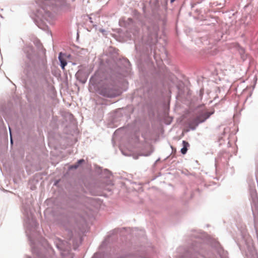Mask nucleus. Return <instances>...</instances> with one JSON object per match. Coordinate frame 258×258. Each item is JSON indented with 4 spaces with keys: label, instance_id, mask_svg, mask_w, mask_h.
<instances>
[{
    "label": "nucleus",
    "instance_id": "2",
    "mask_svg": "<svg viewBox=\"0 0 258 258\" xmlns=\"http://www.w3.org/2000/svg\"><path fill=\"white\" fill-rule=\"evenodd\" d=\"M213 112H204L202 113L196 117L194 120L196 125H197L199 123L205 121L207 118H208Z\"/></svg>",
    "mask_w": 258,
    "mask_h": 258
},
{
    "label": "nucleus",
    "instance_id": "4",
    "mask_svg": "<svg viewBox=\"0 0 258 258\" xmlns=\"http://www.w3.org/2000/svg\"><path fill=\"white\" fill-rule=\"evenodd\" d=\"M182 146L183 147L181 149L180 152L182 154H185L188 150V148L189 147V144L187 142L183 141Z\"/></svg>",
    "mask_w": 258,
    "mask_h": 258
},
{
    "label": "nucleus",
    "instance_id": "5",
    "mask_svg": "<svg viewBox=\"0 0 258 258\" xmlns=\"http://www.w3.org/2000/svg\"><path fill=\"white\" fill-rule=\"evenodd\" d=\"M58 59H59V61L60 62L61 67L62 69L63 70H64L65 66L67 64V61L63 58H62V57H61V52L59 53V56H58Z\"/></svg>",
    "mask_w": 258,
    "mask_h": 258
},
{
    "label": "nucleus",
    "instance_id": "7",
    "mask_svg": "<svg viewBox=\"0 0 258 258\" xmlns=\"http://www.w3.org/2000/svg\"><path fill=\"white\" fill-rule=\"evenodd\" d=\"M45 8H46L45 7V8H43H43H42V10L43 11V12H44V13H46V12H47V10H45Z\"/></svg>",
    "mask_w": 258,
    "mask_h": 258
},
{
    "label": "nucleus",
    "instance_id": "9",
    "mask_svg": "<svg viewBox=\"0 0 258 258\" xmlns=\"http://www.w3.org/2000/svg\"><path fill=\"white\" fill-rule=\"evenodd\" d=\"M11 143H12L13 141H12V139H11Z\"/></svg>",
    "mask_w": 258,
    "mask_h": 258
},
{
    "label": "nucleus",
    "instance_id": "3",
    "mask_svg": "<svg viewBox=\"0 0 258 258\" xmlns=\"http://www.w3.org/2000/svg\"><path fill=\"white\" fill-rule=\"evenodd\" d=\"M100 93L104 96L113 97L115 96L112 90L108 88H104L100 91Z\"/></svg>",
    "mask_w": 258,
    "mask_h": 258
},
{
    "label": "nucleus",
    "instance_id": "8",
    "mask_svg": "<svg viewBox=\"0 0 258 258\" xmlns=\"http://www.w3.org/2000/svg\"><path fill=\"white\" fill-rule=\"evenodd\" d=\"M175 0H171V2L172 3Z\"/></svg>",
    "mask_w": 258,
    "mask_h": 258
},
{
    "label": "nucleus",
    "instance_id": "1",
    "mask_svg": "<svg viewBox=\"0 0 258 258\" xmlns=\"http://www.w3.org/2000/svg\"><path fill=\"white\" fill-rule=\"evenodd\" d=\"M189 90L187 86V82L180 81L178 82V96L189 93Z\"/></svg>",
    "mask_w": 258,
    "mask_h": 258
},
{
    "label": "nucleus",
    "instance_id": "6",
    "mask_svg": "<svg viewBox=\"0 0 258 258\" xmlns=\"http://www.w3.org/2000/svg\"><path fill=\"white\" fill-rule=\"evenodd\" d=\"M84 160L83 159L80 160L78 162V164L74 165H73L72 167V168H75V169H76V168H77L78 167V166H79V165L80 164H81L82 162H84Z\"/></svg>",
    "mask_w": 258,
    "mask_h": 258
}]
</instances>
